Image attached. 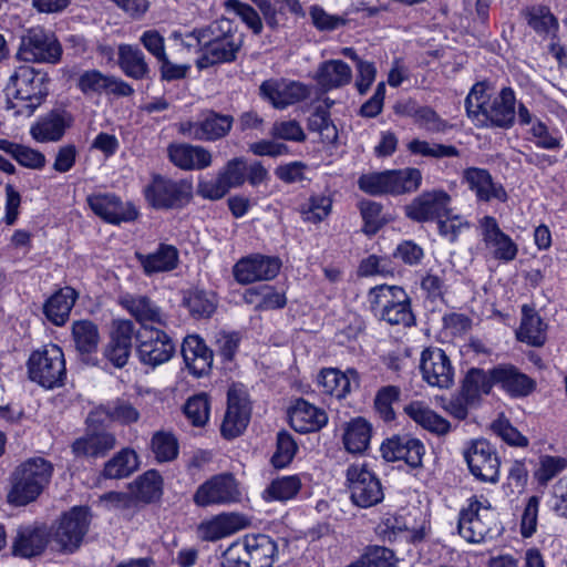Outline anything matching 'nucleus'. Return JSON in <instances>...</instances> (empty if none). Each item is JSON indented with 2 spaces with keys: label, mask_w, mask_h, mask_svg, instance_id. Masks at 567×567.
Returning <instances> with one entry per match:
<instances>
[{
  "label": "nucleus",
  "mask_w": 567,
  "mask_h": 567,
  "mask_svg": "<svg viewBox=\"0 0 567 567\" xmlns=\"http://www.w3.org/2000/svg\"><path fill=\"white\" fill-rule=\"evenodd\" d=\"M240 545L250 567H272L278 548L271 537L265 534L246 535Z\"/></svg>",
  "instance_id": "nucleus-32"
},
{
  "label": "nucleus",
  "mask_w": 567,
  "mask_h": 567,
  "mask_svg": "<svg viewBox=\"0 0 567 567\" xmlns=\"http://www.w3.org/2000/svg\"><path fill=\"white\" fill-rule=\"evenodd\" d=\"M62 52V45L53 32L35 27L21 35L17 58L29 63L56 64Z\"/></svg>",
  "instance_id": "nucleus-8"
},
{
  "label": "nucleus",
  "mask_w": 567,
  "mask_h": 567,
  "mask_svg": "<svg viewBox=\"0 0 567 567\" xmlns=\"http://www.w3.org/2000/svg\"><path fill=\"white\" fill-rule=\"evenodd\" d=\"M184 305L195 318H208L216 309L215 295L204 290L188 291L184 297Z\"/></svg>",
  "instance_id": "nucleus-54"
},
{
  "label": "nucleus",
  "mask_w": 567,
  "mask_h": 567,
  "mask_svg": "<svg viewBox=\"0 0 567 567\" xmlns=\"http://www.w3.org/2000/svg\"><path fill=\"white\" fill-rule=\"evenodd\" d=\"M136 341L141 362L153 368L167 362L175 353L172 338L154 327H143L136 333Z\"/></svg>",
  "instance_id": "nucleus-13"
},
{
  "label": "nucleus",
  "mask_w": 567,
  "mask_h": 567,
  "mask_svg": "<svg viewBox=\"0 0 567 567\" xmlns=\"http://www.w3.org/2000/svg\"><path fill=\"white\" fill-rule=\"evenodd\" d=\"M48 545V533L43 528L20 527L13 540L14 556L31 558L41 555Z\"/></svg>",
  "instance_id": "nucleus-36"
},
{
  "label": "nucleus",
  "mask_w": 567,
  "mask_h": 567,
  "mask_svg": "<svg viewBox=\"0 0 567 567\" xmlns=\"http://www.w3.org/2000/svg\"><path fill=\"white\" fill-rule=\"evenodd\" d=\"M332 199L326 195H312L299 207L303 221L318 224L331 213Z\"/></svg>",
  "instance_id": "nucleus-53"
},
{
  "label": "nucleus",
  "mask_w": 567,
  "mask_h": 567,
  "mask_svg": "<svg viewBox=\"0 0 567 567\" xmlns=\"http://www.w3.org/2000/svg\"><path fill=\"white\" fill-rule=\"evenodd\" d=\"M280 267L279 258L255 254L237 261L233 274L237 282L249 285L255 281L274 279Z\"/></svg>",
  "instance_id": "nucleus-17"
},
{
  "label": "nucleus",
  "mask_w": 567,
  "mask_h": 567,
  "mask_svg": "<svg viewBox=\"0 0 567 567\" xmlns=\"http://www.w3.org/2000/svg\"><path fill=\"white\" fill-rule=\"evenodd\" d=\"M117 63L123 73L134 80L150 78L151 69L143 51L131 44H121L117 52Z\"/></svg>",
  "instance_id": "nucleus-42"
},
{
  "label": "nucleus",
  "mask_w": 567,
  "mask_h": 567,
  "mask_svg": "<svg viewBox=\"0 0 567 567\" xmlns=\"http://www.w3.org/2000/svg\"><path fill=\"white\" fill-rule=\"evenodd\" d=\"M120 305L143 327H147V323L167 326V317L147 296L125 293L120 298Z\"/></svg>",
  "instance_id": "nucleus-27"
},
{
  "label": "nucleus",
  "mask_w": 567,
  "mask_h": 567,
  "mask_svg": "<svg viewBox=\"0 0 567 567\" xmlns=\"http://www.w3.org/2000/svg\"><path fill=\"white\" fill-rule=\"evenodd\" d=\"M463 178L467 183L468 188L475 193L478 200H507L506 190L501 184L494 183L493 177L487 169L468 167L464 171Z\"/></svg>",
  "instance_id": "nucleus-28"
},
{
  "label": "nucleus",
  "mask_w": 567,
  "mask_h": 567,
  "mask_svg": "<svg viewBox=\"0 0 567 567\" xmlns=\"http://www.w3.org/2000/svg\"><path fill=\"white\" fill-rule=\"evenodd\" d=\"M515 104L511 87H503L494 95L486 82L474 84L465 99L467 116L481 127L511 128L515 123Z\"/></svg>",
  "instance_id": "nucleus-1"
},
{
  "label": "nucleus",
  "mask_w": 567,
  "mask_h": 567,
  "mask_svg": "<svg viewBox=\"0 0 567 567\" xmlns=\"http://www.w3.org/2000/svg\"><path fill=\"white\" fill-rule=\"evenodd\" d=\"M494 384L492 369L484 371L483 369L472 368L466 372L460 392L467 403L478 405L482 396L489 394Z\"/></svg>",
  "instance_id": "nucleus-40"
},
{
  "label": "nucleus",
  "mask_w": 567,
  "mask_h": 567,
  "mask_svg": "<svg viewBox=\"0 0 567 567\" xmlns=\"http://www.w3.org/2000/svg\"><path fill=\"white\" fill-rule=\"evenodd\" d=\"M244 300L252 305L256 310L280 309L287 302L285 293L269 285L248 288L244 293Z\"/></svg>",
  "instance_id": "nucleus-46"
},
{
  "label": "nucleus",
  "mask_w": 567,
  "mask_h": 567,
  "mask_svg": "<svg viewBox=\"0 0 567 567\" xmlns=\"http://www.w3.org/2000/svg\"><path fill=\"white\" fill-rule=\"evenodd\" d=\"M79 295L72 287H64L54 292L43 305L45 318L55 326H63Z\"/></svg>",
  "instance_id": "nucleus-35"
},
{
  "label": "nucleus",
  "mask_w": 567,
  "mask_h": 567,
  "mask_svg": "<svg viewBox=\"0 0 567 567\" xmlns=\"http://www.w3.org/2000/svg\"><path fill=\"white\" fill-rule=\"evenodd\" d=\"M116 445V437L110 432L87 434L75 440L72 452L75 456L103 457Z\"/></svg>",
  "instance_id": "nucleus-41"
},
{
  "label": "nucleus",
  "mask_w": 567,
  "mask_h": 567,
  "mask_svg": "<svg viewBox=\"0 0 567 567\" xmlns=\"http://www.w3.org/2000/svg\"><path fill=\"white\" fill-rule=\"evenodd\" d=\"M483 229V240L488 247H493V255L496 259L503 261H512L517 255V245L511 237L504 234L496 219L492 216H485L481 220Z\"/></svg>",
  "instance_id": "nucleus-29"
},
{
  "label": "nucleus",
  "mask_w": 567,
  "mask_h": 567,
  "mask_svg": "<svg viewBox=\"0 0 567 567\" xmlns=\"http://www.w3.org/2000/svg\"><path fill=\"white\" fill-rule=\"evenodd\" d=\"M234 116L213 110L200 113V141L215 142L227 136L233 127Z\"/></svg>",
  "instance_id": "nucleus-45"
},
{
  "label": "nucleus",
  "mask_w": 567,
  "mask_h": 567,
  "mask_svg": "<svg viewBox=\"0 0 567 567\" xmlns=\"http://www.w3.org/2000/svg\"><path fill=\"white\" fill-rule=\"evenodd\" d=\"M452 198L442 189L423 192L406 207V216L417 223L439 220L449 213Z\"/></svg>",
  "instance_id": "nucleus-16"
},
{
  "label": "nucleus",
  "mask_w": 567,
  "mask_h": 567,
  "mask_svg": "<svg viewBox=\"0 0 567 567\" xmlns=\"http://www.w3.org/2000/svg\"><path fill=\"white\" fill-rule=\"evenodd\" d=\"M260 95L268 100L276 109H285L305 100L309 95L306 85L296 81L270 79L259 86Z\"/></svg>",
  "instance_id": "nucleus-20"
},
{
  "label": "nucleus",
  "mask_w": 567,
  "mask_h": 567,
  "mask_svg": "<svg viewBox=\"0 0 567 567\" xmlns=\"http://www.w3.org/2000/svg\"><path fill=\"white\" fill-rule=\"evenodd\" d=\"M301 488L300 478L293 476H282L274 480L262 492L265 501H288L293 498Z\"/></svg>",
  "instance_id": "nucleus-52"
},
{
  "label": "nucleus",
  "mask_w": 567,
  "mask_h": 567,
  "mask_svg": "<svg viewBox=\"0 0 567 567\" xmlns=\"http://www.w3.org/2000/svg\"><path fill=\"white\" fill-rule=\"evenodd\" d=\"M169 161L184 171H200L209 167L213 162L212 153L200 145L172 143L167 147Z\"/></svg>",
  "instance_id": "nucleus-25"
},
{
  "label": "nucleus",
  "mask_w": 567,
  "mask_h": 567,
  "mask_svg": "<svg viewBox=\"0 0 567 567\" xmlns=\"http://www.w3.org/2000/svg\"><path fill=\"white\" fill-rule=\"evenodd\" d=\"M439 234L450 241H455L463 229L470 226L468 221L461 215L454 214L452 209L437 221Z\"/></svg>",
  "instance_id": "nucleus-63"
},
{
  "label": "nucleus",
  "mask_w": 567,
  "mask_h": 567,
  "mask_svg": "<svg viewBox=\"0 0 567 567\" xmlns=\"http://www.w3.org/2000/svg\"><path fill=\"white\" fill-rule=\"evenodd\" d=\"M359 560L365 567H396L393 551L381 546L369 548Z\"/></svg>",
  "instance_id": "nucleus-64"
},
{
  "label": "nucleus",
  "mask_w": 567,
  "mask_h": 567,
  "mask_svg": "<svg viewBox=\"0 0 567 567\" xmlns=\"http://www.w3.org/2000/svg\"><path fill=\"white\" fill-rule=\"evenodd\" d=\"M73 123L72 114L64 107H54L38 117L30 126V135L38 143H55L63 138Z\"/></svg>",
  "instance_id": "nucleus-18"
},
{
  "label": "nucleus",
  "mask_w": 567,
  "mask_h": 567,
  "mask_svg": "<svg viewBox=\"0 0 567 567\" xmlns=\"http://www.w3.org/2000/svg\"><path fill=\"white\" fill-rule=\"evenodd\" d=\"M72 336L75 348L81 353L94 352L100 342L97 326L90 320L74 321L72 324Z\"/></svg>",
  "instance_id": "nucleus-51"
},
{
  "label": "nucleus",
  "mask_w": 567,
  "mask_h": 567,
  "mask_svg": "<svg viewBox=\"0 0 567 567\" xmlns=\"http://www.w3.org/2000/svg\"><path fill=\"white\" fill-rule=\"evenodd\" d=\"M78 87L85 95L113 94L116 96H131L134 89L120 78L105 75L99 70H89L82 73L78 80Z\"/></svg>",
  "instance_id": "nucleus-23"
},
{
  "label": "nucleus",
  "mask_w": 567,
  "mask_h": 567,
  "mask_svg": "<svg viewBox=\"0 0 567 567\" xmlns=\"http://www.w3.org/2000/svg\"><path fill=\"white\" fill-rule=\"evenodd\" d=\"M318 385L323 393L342 399L350 393L352 386H359V374L354 369L342 372L336 368H326L318 375Z\"/></svg>",
  "instance_id": "nucleus-31"
},
{
  "label": "nucleus",
  "mask_w": 567,
  "mask_h": 567,
  "mask_svg": "<svg viewBox=\"0 0 567 567\" xmlns=\"http://www.w3.org/2000/svg\"><path fill=\"white\" fill-rule=\"evenodd\" d=\"M546 331L547 324L540 316L532 307L524 305L517 339L533 347H542L546 342Z\"/></svg>",
  "instance_id": "nucleus-37"
},
{
  "label": "nucleus",
  "mask_w": 567,
  "mask_h": 567,
  "mask_svg": "<svg viewBox=\"0 0 567 567\" xmlns=\"http://www.w3.org/2000/svg\"><path fill=\"white\" fill-rule=\"evenodd\" d=\"M248 524L247 517L241 514H220L208 522L202 523L199 533L204 540L214 542L237 533Z\"/></svg>",
  "instance_id": "nucleus-34"
},
{
  "label": "nucleus",
  "mask_w": 567,
  "mask_h": 567,
  "mask_svg": "<svg viewBox=\"0 0 567 567\" xmlns=\"http://www.w3.org/2000/svg\"><path fill=\"white\" fill-rule=\"evenodd\" d=\"M133 336L134 323L131 320L114 321L110 342L104 349V357L115 368H123L127 363Z\"/></svg>",
  "instance_id": "nucleus-24"
},
{
  "label": "nucleus",
  "mask_w": 567,
  "mask_h": 567,
  "mask_svg": "<svg viewBox=\"0 0 567 567\" xmlns=\"http://www.w3.org/2000/svg\"><path fill=\"white\" fill-rule=\"evenodd\" d=\"M147 203L156 209H176L186 206L193 197V185L187 179H172L154 175L145 187Z\"/></svg>",
  "instance_id": "nucleus-9"
},
{
  "label": "nucleus",
  "mask_w": 567,
  "mask_h": 567,
  "mask_svg": "<svg viewBox=\"0 0 567 567\" xmlns=\"http://www.w3.org/2000/svg\"><path fill=\"white\" fill-rule=\"evenodd\" d=\"M328 421L324 410L315 406L303 399L297 400L289 411V422L299 433H309L320 430Z\"/></svg>",
  "instance_id": "nucleus-33"
},
{
  "label": "nucleus",
  "mask_w": 567,
  "mask_h": 567,
  "mask_svg": "<svg viewBox=\"0 0 567 567\" xmlns=\"http://www.w3.org/2000/svg\"><path fill=\"white\" fill-rule=\"evenodd\" d=\"M28 374L31 381L45 389L63 385L66 369L62 349L53 343L31 353L28 360Z\"/></svg>",
  "instance_id": "nucleus-7"
},
{
  "label": "nucleus",
  "mask_w": 567,
  "mask_h": 567,
  "mask_svg": "<svg viewBox=\"0 0 567 567\" xmlns=\"http://www.w3.org/2000/svg\"><path fill=\"white\" fill-rule=\"evenodd\" d=\"M347 484L351 501L359 507L374 506L384 497L379 477L365 463H355L348 467Z\"/></svg>",
  "instance_id": "nucleus-10"
},
{
  "label": "nucleus",
  "mask_w": 567,
  "mask_h": 567,
  "mask_svg": "<svg viewBox=\"0 0 567 567\" xmlns=\"http://www.w3.org/2000/svg\"><path fill=\"white\" fill-rule=\"evenodd\" d=\"M0 151L9 154L21 166L29 169H42L47 164L45 155L30 146L18 144L9 140H0Z\"/></svg>",
  "instance_id": "nucleus-47"
},
{
  "label": "nucleus",
  "mask_w": 567,
  "mask_h": 567,
  "mask_svg": "<svg viewBox=\"0 0 567 567\" xmlns=\"http://www.w3.org/2000/svg\"><path fill=\"white\" fill-rule=\"evenodd\" d=\"M308 130L320 135L324 143H334L338 130L330 120L329 113L322 107L317 109L308 118Z\"/></svg>",
  "instance_id": "nucleus-57"
},
{
  "label": "nucleus",
  "mask_w": 567,
  "mask_h": 567,
  "mask_svg": "<svg viewBox=\"0 0 567 567\" xmlns=\"http://www.w3.org/2000/svg\"><path fill=\"white\" fill-rule=\"evenodd\" d=\"M182 355L190 373L202 377L212 368L213 351L198 336H187L182 343Z\"/></svg>",
  "instance_id": "nucleus-30"
},
{
  "label": "nucleus",
  "mask_w": 567,
  "mask_h": 567,
  "mask_svg": "<svg viewBox=\"0 0 567 567\" xmlns=\"http://www.w3.org/2000/svg\"><path fill=\"white\" fill-rule=\"evenodd\" d=\"M525 17L528 25L539 34H547L558 28L557 19L546 6H534L527 9Z\"/></svg>",
  "instance_id": "nucleus-56"
},
{
  "label": "nucleus",
  "mask_w": 567,
  "mask_h": 567,
  "mask_svg": "<svg viewBox=\"0 0 567 567\" xmlns=\"http://www.w3.org/2000/svg\"><path fill=\"white\" fill-rule=\"evenodd\" d=\"M152 451L158 462H169L177 457L178 443L171 433L157 432L152 437Z\"/></svg>",
  "instance_id": "nucleus-58"
},
{
  "label": "nucleus",
  "mask_w": 567,
  "mask_h": 567,
  "mask_svg": "<svg viewBox=\"0 0 567 567\" xmlns=\"http://www.w3.org/2000/svg\"><path fill=\"white\" fill-rule=\"evenodd\" d=\"M135 256L142 265L144 272L148 276L156 272L171 271L178 264V250L174 246L166 244H161L154 252H136Z\"/></svg>",
  "instance_id": "nucleus-38"
},
{
  "label": "nucleus",
  "mask_w": 567,
  "mask_h": 567,
  "mask_svg": "<svg viewBox=\"0 0 567 567\" xmlns=\"http://www.w3.org/2000/svg\"><path fill=\"white\" fill-rule=\"evenodd\" d=\"M420 371L422 379L431 386L449 389L454 383V368L440 348L430 347L422 351Z\"/></svg>",
  "instance_id": "nucleus-15"
},
{
  "label": "nucleus",
  "mask_w": 567,
  "mask_h": 567,
  "mask_svg": "<svg viewBox=\"0 0 567 567\" xmlns=\"http://www.w3.org/2000/svg\"><path fill=\"white\" fill-rule=\"evenodd\" d=\"M458 533L468 543H483L497 538L503 533V526L497 513L487 501L472 498L463 508L458 518Z\"/></svg>",
  "instance_id": "nucleus-6"
},
{
  "label": "nucleus",
  "mask_w": 567,
  "mask_h": 567,
  "mask_svg": "<svg viewBox=\"0 0 567 567\" xmlns=\"http://www.w3.org/2000/svg\"><path fill=\"white\" fill-rule=\"evenodd\" d=\"M371 432V425L367 420L362 417L351 420L343 433L346 449L350 453H362L369 446Z\"/></svg>",
  "instance_id": "nucleus-48"
},
{
  "label": "nucleus",
  "mask_w": 567,
  "mask_h": 567,
  "mask_svg": "<svg viewBox=\"0 0 567 567\" xmlns=\"http://www.w3.org/2000/svg\"><path fill=\"white\" fill-rule=\"evenodd\" d=\"M368 302L373 316L391 326L411 327L414 316L411 299L400 286L379 285L368 292Z\"/></svg>",
  "instance_id": "nucleus-5"
},
{
  "label": "nucleus",
  "mask_w": 567,
  "mask_h": 567,
  "mask_svg": "<svg viewBox=\"0 0 567 567\" xmlns=\"http://www.w3.org/2000/svg\"><path fill=\"white\" fill-rule=\"evenodd\" d=\"M188 38H194L202 54L196 60L199 70L216 64L230 63L237 59L243 47V34L229 19L221 18L205 28L195 29Z\"/></svg>",
  "instance_id": "nucleus-2"
},
{
  "label": "nucleus",
  "mask_w": 567,
  "mask_h": 567,
  "mask_svg": "<svg viewBox=\"0 0 567 567\" xmlns=\"http://www.w3.org/2000/svg\"><path fill=\"white\" fill-rule=\"evenodd\" d=\"M227 402L228 405L220 426V432L226 439H235L247 427L250 417V409L246 394L235 386L228 390Z\"/></svg>",
  "instance_id": "nucleus-19"
},
{
  "label": "nucleus",
  "mask_w": 567,
  "mask_h": 567,
  "mask_svg": "<svg viewBox=\"0 0 567 567\" xmlns=\"http://www.w3.org/2000/svg\"><path fill=\"white\" fill-rule=\"evenodd\" d=\"M389 194L400 195L411 193L419 188L422 179L417 168L386 171Z\"/></svg>",
  "instance_id": "nucleus-50"
},
{
  "label": "nucleus",
  "mask_w": 567,
  "mask_h": 567,
  "mask_svg": "<svg viewBox=\"0 0 567 567\" xmlns=\"http://www.w3.org/2000/svg\"><path fill=\"white\" fill-rule=\"evenodd\" d=\"M361 216L364 220V233L374 235L388 219L382 214V205L372 200H363L360 203Z\"/></svg>",
  "instance_id": "nucleus-59"
},
{
  "label": "nucleus",
  "mask_w": 567,
  "mask_h": 567,
  "mask_svg": "<svg viewBox=\"0 0 567 567\" xmlns=\"http://www.w3.org/2000/svg\"><path fill=\"white\" fill-rule=\"evenodd\" d=\"M309 16L315 28L322 32H331L347 24L343 16L330 14L320 6H312Z\"/></svg>",
  "instance_id": "nucleus-60"
},
{
  "label": "nucleus",
  "mask_w": 567,
  "mask_h": 567,
  "mask_svg": "<svg viewBox=\"0 0 567 567\" xmlns=\"http://www.w3.org/2000/svg\"><path fill=\"white\" fill-rule=\"evenodd\" d=\"M162 483V477L156 471H147L134 482L135 499L150 503L159 498Z\"/></svg>",
  "instance_id": "nucleus-55"
},
{
  "label": "nucleus",
  "mask_w": 567,
  "mask_h": 567,
  "mask_svg": "<svg viewBox=\"0 0 567 567\" xmlns=\"http://www.w3.org/2000/svg\"><path fill=\"white\" fill-rule=\"evenodd\" d=\"M495 384L513 398L529 395L536 388V382L527 374L522 373L512 364H498L492 369Z\"/></svg>",
  "instance_id": "nucleus-26"
},
{
  "label": "nucleus",
  "mask_w": 567,
  "mask_h": 567,
  "mask_svg": "<svg viewBox=\"0 0 567 567\" xmlns=\"http://www.w3.org/2000/svg\"><path fill=\"white\" fill-rule=\"evenodd\" d=\"M463 456L475 478L486 483L498 482L501 461L496 450L488 441L477 439L467 442L463 450Z\"/></svg>",
  "instance_id": "nucleus-11"
},
{
  "label": "nucleus",
  "mask_w": 567,
  "mask_h": 567,
  "mask_svg": "<svg viewBox=\"0 0 567 567\" xmlns=\"http://www.w3.org/2000/svg\"><path fill=\"white\" fill-rule=\"evenodd\" d=\"M90 208L103 220L118 225L137 218V210L130 203H123L117 196L99 194L87 197Z\"/></svg>",
  "instance_id": "nucleus-22"
},
{
  "label": "nucleus",
  "mask_w": 567,
  "mask_h": 567,
  "mask_svg": "<svg viewBox=\"0 0 567 567\" xmlns=\"http://www.w3.org/2000/svg\"><path fill=\"white\" fill-rule=\"evenodd\" d=\"M52 474L53 465L50 461L40 456L27 460L12 473L8 502L22 506L34 501L48 486Z\"/></svg>",
  "instance_id": "nucleus-4"
},
{
  "label": "nucleus",
  "mask_w": 567,
  "mask_h": 567,
  "mask_svg": "<svg viewBox=\"0 0 567 567\" xmlns=\"http://www.w3.org/2000/svg\"><path fill=\"white\" fill-rule=\"evenodd\" d=\"M404 412L416 424L436 435H445L451 430L450 422L443 416L439 415L433 410H431L423 402H411L410 404L404 406Z\"/></svg>",
  "instance_id": "nucleus-39"
},
{
  "label": "nucleus",
  "mask_w": 567,
  "mask_h": 567,
  "mask_svg": "<svg viewBox=\"0 0 567 567\" xmlns=\"http://www.w3.org/2000/svg\"><path fill=\"white\" fill-rule=\"evenodd\" d=\"M50 79L41 70L30 65H21L10 75L7 84V94L17 101L23 102L22 105L8 100L7 109L13 110L14 116L33 115L35 110L45 101L49 94Z\"/></svg>",
  "instance_id": "nucleus-3"
},
{
  "label": "nucleus",
  "mask_w": 567,
  "mask_h": 567,
  "mask_svg": "<svg viewBox=\"0 0 567 567\" xmlns=\"http://www.w3.org/2000/svg\"><path fill=\"white\" fill-rule=\"evenodd\" d=\"M90 523L91 513L87 507H73L61 517L52 535L53 542L62 551H75L81 546Z\"/></svg>",
  "instance_id": "nucleus-14"
},
{
  "label": "nucleus",
  "mask_w": 567,
  "mask_h": 567,
  "mask_svg": "<svg viewBox=\"0 0 567 567\" xmlns=\"http://www.w3.org/2000/svg\"><path fill=\"white\" fill-rule=\"evenodd\" d=\"M396 112L410 116L414 122L431 133H441L447 128V122L431 107L420 106L415 101H408L398 106Z\"/></svg>",
  "instance_id": "nucleus-44"
},
{
  "label": "nucleus",
  "mask_w": 567,
  "mask_h": 567,
  "mask_svg": "<svg viewBox=\"0 0 567 567\" xmlns=\"http://www.w3.org/2000/svg\"><path fill=\"white\" fill-rule=\"evenodd\" d=\"M352 79L351 68L342 60H329L318 68L316 80L324 90L338 89L350 83Z\"/></svg>",
  "instance_id": "nucleus-43"
},
{
  "label": "nucleus",
  "mask_w": 567,
  "mask_h": 567,
  "mask_svg": "<svg viewBox=\"0 0 567 567\" xmlns=\"http://www.w3.org/2000/svg\"><path fill=\"white\" fill-rule=\"evenodd\" d=\"M297 444L288 432H279L277 435V450L271 457V463L277 468L287 466L297 452Z\"/></svg>",
  "instance_id": "nucleus-61"
},
{
  "label": "nucleus",
  "mask_w": 567,
  "mask_h": 567,
  "mask_svg": "<svg viewBox=\"0 0 567 567\" xmlns=\"http://www.w3.org/2000/svg\"><path fill=\"white\" fill-rule=\"evenodd\" d=\"M138 456L132 449H123L117 452L104 465L103 475L107 478H123L137 471Z\"/></svg>",
  "instance_id": "nucleus-49"
},
{
  "label": "nucleus",
  "mask_w": 567,
  "mask_h": 567,
  "mask_svg": "<svg viewBox=\"0 0 567 567\" xmlns=\"http://www.w3.org/2000/svg\"><path fill=\"white\" fill-rule=\"evenodd\" d=\"M241 491L238 481L231 473H221L212 476L200 484L193 501L197 506L230 505L239 503Z\"/></svg>",
  "instance_id": "nucleus-12"
},
{
  "label": "nucleus",
  "mask_w": 567,
  "mask_h": 567,
  "mask_svg": "<svg viewBox=\"0 0 567 567\" xmlns=\"http://www.w3.org/2000/svg\"><path fill=\"white\" fill-rule=\"evenodd\" d=\"M383 458L388 462L403 460L409 466L416 468L422 466L425 454L424 444L409 435L393 436L382 443L380 447Z\"/></svg>",
  "instance_id": "nucleus-21"
},
{
  "label": "nucleus",
  "mask_w": 567,
  "mask_h": 567,
  "mask_svg": "<svg viewBox=\"0 0 567 567\" xmlns=\"http://www.w3.org/2000/svg\"><path fill=\"white\" fill-rule=\"evenodd\" d=\"M400 389L395 385H388L381 388L374 399V408L380 416L389 422L395 416L392 403L399 400Z\"/></svg>",
  "instance_id": "nucleus-62"
}]
</instances>
